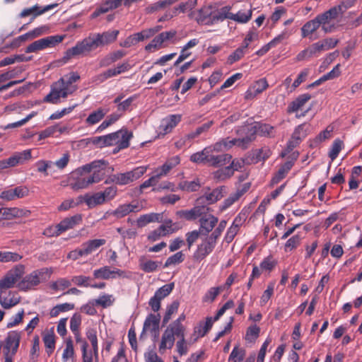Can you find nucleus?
<instances>
[{"label": "nucleus", "instance_id": "nucleus-1", "mask_svg": "<svg viewBox=\"0 0 362 362\" xmlns=\"http://www.w3.org/2000/svg\"><path fill=\"white\" fill-rule=\"evenodd\" d=\"M107 165V161L100 159L78 168L71 173V188L74 190H79L98 183L105 177Z\"/></svg>", "mask_w": 362, "mask_h": 362}, {"label": "nucleus", "instance_id": "nucleus-2", "mask_svg": "<svg viewBox=\"0 0 362 362\" xmlns=\"http://www.w3.org/2000/svg\"><path fill=\"white\" fill-rule=\"evenodd\" d=\"M147 170L146 166H139L132 170L112 175L105 181V184L127 185L139 179Z\"/></svg>", "mask_w": 362, "mask_h": 362}, {"label": "nucleus", "instance_id": "nucleus-3", "mask_svg": "<svg viewBox=\"0 0 362 362\" xmlns=\"http://www.w3.org/2000/svg\"><path fill=\"white\" fill-rule=\"evenodd\" d=\"M78 88L77 86H71L62 79H59L52 86L50 93L45 98V101L57 104L60 98H66L73 94Z\"/></svg>", "mask_w": 362, "mask_h": 362}, {"label": "nucleus", "instance_id": "nucleus-4", "mask_svg": "<svg viewBox=\"0 0 362 362\" xmlns=\"http://www.w3.org/2000/svg\"><path fill=\"white\" fill-rule=\"evenodd\" d=\"M52 274V270L48 268H42L32 272L25 276L18 284L21 290L27 291L32 289L42 281H47Z\"/></svg>", "mask_w": 362, "mask_h": 362}, {"label": "nucleus", "instance_id": "nucleus-5", "mask_svg": "<svg viewBox=\"0 0 362 362\" xmlns=\"http://www.w3.org/2000/svg\"><path fill=\"white\" fill-rule=\"evenodd\" d=\"M133 134L127 129H121L120 130L104 135L103 139L107 146L116 145L119 150L124 149L129 146V141L132 138Z\"/></svg>", "mask_w": 362, "mask_h": 362}, {"label": "nucleus", "instance_id": "nucleus-6", "mask_svg": "<svg viewBox=\"0 0 362 362\" xmlns=\"http://www.w3.org/2000/svg\"><path fill=\"white\" fill-rule=\"evenodd\" d=\"M202 242L197 245V250L194 253V258L197 260H202L209 254H211L216 246L218 238L212 233L209 235H204Z\"/></svg>", "mask_w": 362, "mask_h": 362}, {"label": "nucleus", "instance_id": "nucleus-7", "mask_svg": "<svg viewBox=\"0 0 362 362\" xmlns=\"http://www.w3.org/2000/svg\"><path fill=\"white\" fill-rule=\"evenodd\" d=\"M93 49H95V47L91 39L88 37L82 41L78 42L74 47L67 49L64 53L63 59L65 62H67L69 59L76 57L85 56Z\"/></svg>", "mask_w": 362, "mask_h": 362}, {"label": "nucleus", "instance_id": "nucleus-8", "mask_svg": "<svg viewBox=\"0 0 362 362\" xmlns=\"http://www.w3.org/2000/svg\"><path fill=\"white\" fill-rule=\"evenodd\" d=\"M24 272L25 267L23 264H18L9 270L0 280V291L12 288L21 278Z\"/></svg>", "mask_w": 362, "mask_h": 362}, {"label": "nucleus", "instance_id": "nucleus-9", "mask_svg": "<svg viewBox=\"0 0 362 362\" xmlns=\"http://www.w3.org/2000/svg\"><path fill=\"white\" fill-rule=\"evenodd\" d=\"M64 40L62 35H52L36 40L29 45L25 49V52H36L40 50L45 49L48 47H54Z\"/></svg>", "mask_w": 362, "mask_h": 362}, {"label": "nucleus", "instance_id": "nucleus-10", "mask_svg": "<svg viewBox=\"0 0 362 362\" xmlns=\"http://www.w3.org/2000/svg\"><path fill=\"white\" fill-rule=\"evenodd\" d=\"M312 129L313 128L311 124L309 123H303L297 126L295 128L290 140L287 143V151H292L295 147H296L300 141L311 132Z\"/></svg>", "mask_w": 362, "mask_h": 362}, {"label": "nucleus", "instance_id": "nucleus-11", "mask_svg": "<svg viewBox=\"0 0 362 362\" xmlns=\"http://www.w3.org/2000/svg\"><path fill=\"white\" fill-rule=\"evenodd\" d=\"M177 331L170 326H168L162 334L160 341L158 344V351L160 354H164L166 350L171 349L175 344V337H178Z\"/></svg>", "mask_w": 362, "mask_h": 362}, {"label": "nucleus", "instance_id": "nucleus-12", "mask_svg": "<svg viewBox=\"0 0 362 362\" xmlns=\"http://www.w3.org/2000/svg\"><path fill=\"white\" fill-rule=\"evenodd\" d=\"M119 34V30H113L104 32L103 33H97L93 36H90L95 49L102 47L115 42Z\"/></svg>", "mask_w": 362, "mask_h": 362}, {"label": "nucleus", "instance_id": "nucleus-13", "mask_svg": "<svg viewBox=\"0 0 362 362\" xmlns=\"http://www.w3.org/2000/svg\"><path fill=\"white\" fill-rule=\"evenodd\" d=\"M137 0H105L98 8L93 13V17H97L100 14L107 13L108 11L119 8L122 4L125 6H129Z\"/></svg>", "mask_w": 362, "mask_h": 362}, {"label": "nucleus", "instance_id": "nucleus-14", "mask_svg": "<svg viewBox=\"0 0 362 362\" xmlns=\"http://www.w3.org/2000/svg\"><path fill=\"white\" fill-rule=\"evenodd\" d=\"M209 208L205 205L198 204L197 199L196 200L195 206L189 210H180L177 212V215L187 221H194L197 218H201L202 216L208 213Z\"/></svg>", "mask_w": 362, "mask_h": 362}, {"label": "nucleus", "instance_id": "nucleus-15", "mask_svg": "<svg viewBox=\"0 0 362 362\" xmlns=\"http://www.w3.org/2000/svg\"><path fill=\"white\" fill-rule=\"evenodd\" d=\"M214 7L211 5L204 6L197 11L192 12L189 16L194 18L199 23L209 24L213 23Z\"/></svg>", "mask_w": 362, "mask_h": 362}, {"label": "nucleus", "instance_id": "nucleus-16", "mask_svg": "<svg viewBox=\"0 0 362 362\" xmlns=\"http://www.w3.org/2000/svg\"><path fill=\"white\" fill-rule=\"evenodd\" d=\"M258 122H254L251 124L246 125L243 131L246 133V136L243 139H236L237 146L243 148H246L248 144L255 140V136L259 135V129H257Z\"/></svg>", "mask_w": 362, "mask_h": 362}, {"label": "nucleus", "instance_id": "nucleus-17", "mask_svg": "<svg viewBox=\"0 0 362 362\" xmlns=\"http://www.w3.org/2000/svg\"><path fill=\"white\" fill-rule=\"evenodd\" d=\"M226 193V187L221 186L217 187L209 192H205L204 195L199 197L197 199L198 204H211L223 197V194Z\"/></svg>", "mask_w": 362, "mask_h": 362}, {"label": "nucleus", "instance_id": "nucleus-18", "mask_svg": "<svg viewBox=\"0 0 362 362\" xmlns=\"http://www.w3.org/2000/svg\"><path fill=\"white\" fill-rule=\"evenodd\" d=\"M322 52L325 51L322 49L321 42L318 41L300 52L297 54L296 60L297 62L308 60L312 57H318Z\"/></svg>", "mask_w": 362, "mask_h": 362}, {"label": "nucleus", "instance_id": "nucleus-19", "mask_svg": "<svg viewBox=\"0 0 362 362\" xmlns=\"http://www.w3.org/2000/svg\"><path fill=\"white\" fill-rule=\"evenodd\" d=\"M218 218L212 214H205L199 218V230L204 235H209L210 232H213V229L217 225Z\"/></svg>", "mask_w": 362, "mask_h": 362}, {"label": "nucleus", "instance_id": "nucleus-20", "mask_svg": "<svg viewBox=\"0 0 362 362\" xmlns=\"http://www.w3.org/2000/svg\"><path fill=\"white\" fill-rule=\"evenodd\" d=\"M21 339V334L18 332H11L8 333L4 347V354H10L15 355L18 351Z\"/></svg>", "mask_w": 362, "mask_h": 362}, {"label": "nucleus", "instance_id": "nucleus-21", "mask_svg": "<svg viewBox=\"0 0 362 362\" xmlns=\"http://www.w3.org/2000/svg\"><path fill=\"white\" fill-rule=\"evenodd\" d=\"M175 232L173 228L172 221H166L164 224L160 225L156 229L151 231L148 235V240L151 242H156L160 238L172 234Z\"/></svg>", "mask_w": 362, "mask_h": 362}, {"label": "nucleus", "instance_id": "nucleus-22", "mask_svg": "<svg viewBox=\"0 0 362 362\" xmlns=\"http://www.w3.org/2000/svg\"><path fill=\"white\" fill-rule=\"evenodd\" d=\"M81 222L82 216L81 214H76L73 216L66 217L57 224L58 229H56V230L58 232H56L55 235H61L62 233L79 225Z\"/></svg>", "mask_w": 362, "mask_h": 362}, {"label": "nucleus", "instance_id": "nucleus-23", "mask_svg": "<svg viewBox=\"0 0 362 362\" xmlns=\"http://www.w3.org/2000/svg\"><path fill=\"white\" fill-rule=\"evenodd\" d=\"M143 209L142 205L138 202L130 204H124L119 205L113 212V215L121 218L132 212H139Z\"/></svg>", "mask_w": 362, "mask_h": 362}, {"label": "nucleus", "instance_id": "nucleus-24", "mask_svg": "<svg viewBox=\"0 0 362 362\" xmlns=\"http://www.w3.org/2000/svg\"><path fill=\"white\" fill-rule=\"evenodd\" d=\"M28 192L27 187L20 186L3 191L0 194V198L6 201H11L26 197L28 194Z\"/></svg>", "mask_w": 362, "mask_h": 362}, {"label": "nucleus", "instance_id": "nucleus-25", "mask_svg": "<svg viewBox=\"0 0 362 362\" xmlns=\"http://www.w3.org/2000/svg\"><path fill=\"white\" fill-rule=\"evenodd\" d=\"M214 152L207 153L206 164L215 168L224 165L230 162L232 156L230 154L214 155Z\"/></svg>", "mask_w": 362, "mask_h": 362}, {"label": "nucleus", "instance_id": "nucleus-26", "mask_svg": "<svg viewBox=\"0 0 362 362\" xmlns=\"http://www.w3.org/2000/svg\"><path fill=\"white\" fill-rule=\"evenodd\" d=\"M32 158L31 150L27 149L21 152H16L11 157L6 159L8 167H15L19 164H23L26 160Z\"/></svg>", "mask_w": 362, "mask_h": 362}, {"label": "nucleus", "instance_id": "nucleus-27", "mask_svg": "<svg viewBox=\"0 0 362 362\" xmlns=\"http://www.w3.org/2000/svg\"><path fill=\"white\" fill-rule=\"evenodd\" d=\"M269 85L265 78H261L255 82L246 92V99H252L262 93L268 88Z\"/></svg>", "mask_w": 362, "mask_h": 362}, {"label": "nucleus", "instance_id": "nucleus-28", "mask_svg": "<svg viewBox=\"0 0 362 362\" xmlns=\"http://www.w3.org/2000/svg\"><path fill=\"white\" fill-rule=\"evenodd\" d=\"M243 223V219L238 215L233 220L231 226L228 228L224 236V241L227 243H231L238 234L240 226Z\"/></svg>", "mask_w": 362, "mask_h": 362}, {"label": "nucleus", "instance_id": "nucleus-29", "mask_svg": "<svg viewBox=\"0 0 362 362\" xmlns=\"http://www.w3.org/2000/svg\"><path fill=\"white\" fill-rule=\"evenodd\" d=\"M181 121L180 115H171L164 119L161 122L160 129L163 134L170 132Z\"/></svg>", "mask_w": 362, "mask_h": 362}, {"label": "nucleus", "instance_id": "nucleus-30", "mask_svg": "<svg viewBox=\"0 0 362 362\" xmlns=\"http://www.w3.org/2000/svg\"><path fill=\"white\" fill-rule=\"evenodd\" d=\"M321 26V24L317 16L307 23L301 28V35L303 37H308L310 40H314L313 34Z\"/></svg>", "mask_w": 362, "mask_h": 362}, {"label": "nucleus", "instance_id": "nucleus-31", "mask_svg": "<svg viewBox=\"0 0 362 362\" xmlns=\"http://www.w3.org/2000/svg\"><path fill=\"white\" fill-rule=\"evenodd\" d=\"M79 202L84 201L89 208H93L105 202L101 192H96L93 195L86 194L78 197Z\"/></svg>", "mask_w": 362, "mask_h": 362}, {"label": "nucleus", "instance_id": "nucleus-32", "mask_svg": "<svg viewBox=\"0 0 362 362\" xmlns=\"http://www.w3.org/2000/svg\"><path fill=\"white\" fill-rule=\"evenodd\" d=\"M105 243L106 240L105 239L90 240L83 243L81 245V247L83 250L86 257H87L96 251L100 247L104 245Z\"/></svg>", "mask_w": 362, "mask_h": 362}, {"label": "nucleus", "instance_id": "nucleus-33", "mask_svg": "<svg viewBox=\"0 0 362 362\" xmlns=\"http://www.w3.org/2000/svg\"><path fill=\"white\" fill-rule=\"evenodd\" d=\"M235 145L237 146L236 139H226L218 141L213 145L206 146V148L211 149L209 151L210 152H221L231 148Z\"/></svg>", "mask_w": 362, "mask_h": 362}, {"label": "nucleus", "instance_id": "nucleus-34", "mask_svg": "<svg viewBox=\"0 0 362 362\" xmlns=\"http://www.w3.org/2000/svg\"><path fill=\"white\" fill-rule=\"evenodd\" d=\"M19 303V299L14 297L11 292L0 291V304L6 309H8Z\"/></svg>", "mask_w": 362, "mask_h": 362}, {"label": "nucleus", "instance_id": "nucleus-35", "mask_svg": "<svg viewBox=\"0 0 362 362\" xmlns=\"http://www.w3.org/2000/svg\"><path fill=\"white\" fill-rule=\"evenodd\" d=\"M311 98L308 93L300 95L296 100L291 102L288 106V112H296L300 110L304 105Z\"/></svg>", "mask_w": 362, "mask_h": 362}, {"label": "nucleus", "instance_id": "nucleus-36", "mask_svg": "<svg viewBox=\"0 0 362 362\" xmlns=\"http://www.w3.org/2000/svg\"><path fill=\"white\" fill-rule=\"evenodd\" d=\"M213 318L208 317L204 323H199V325L194 328V334L196 336L194 341L200 337H203L211 328L214 323Z\"/></svg>", "mask_w": 362, "mask_h": 362}, {"label": "nucleus", "instance_id": "nucleus-37", "mask_svg": "<svg viewBox=\"0 0 362 362\" xmlns=\"http://www.w3.org/2000/svg\"><path fill=\"white\" fill-rule=\"evenodd\" d=\"M162 214L150 213L140 216L136 220L139 227H144L150 223L161 221Z\"/></svg>", "mask_w": 362, "mask_h": 362}, {"label": "nucleus", "instance_id": "nucleus-38", "mask_svg": "<svg viewBox=\"0 0 362 362\" xmlns=\"http://www.w3.org/2000/svg\"><path fill=\"white\" fill-rule=\"evenodd\" d=\"M160 315H154L150 314L146 318L144 327L143 332L145 331H151L155 332L158 329L159 323H160Z\"/></svg>", "mask_w": 362, "mask_h": 362}, {"label": "nucleus", "instance_id": "nucleus-39", "mask_svg": "<svg viewBox=\"0 0 362 362\" xmlns=\"http://www.w3.org/2000/svg\"><path fill=\"white\" fill-rule=\"evenodd\" d=\"M160 264V262L146 260L143 257L139 259V267L142 271L146 273L156 272Z\"/></svg>", "mask_w": 362, "mask_h": 362}, {"label": "nucleus", "instance_id": "nucleus-40", "mask_svg": "<svg viewBox=\"0 0 362 362\" xmlns=\"http://www.w3.org/2000/svg\"><path fill=\"white\" fill-rule=\"evenodd\" d=\"M317 18L319 20L322 29L325 33H332L334 30V24L332 23L333 21L326 12L317 15Z\"/></svg>", "mask_w": 362, "mask_h": 362}, {"label": "nucleus", "instance_id": "nucleus-41", "mask_svg": "<svg viewBox=\"0 0 362 362\" xmlns=\"http://www.w3.org/2000/svg\"><path fill=\"white\" fill-rule=\"evenodd\" d=\"M47 354L51 355L55 349V335L53 331H48L43 334L42 338Z\"/></svg>", "mask_w": 362, "mask_h": 362}, {"label": "nucleus", "instance_id": "nucleus-42", "mask_svg": "<svg viewBox=\"0 0 362 362\" xmlns=\"http://www.w3.org/2000/svg\"><path fill=\"white\" fill-rule=\"evenodd\" d=\"M247 189H238L234 193L230 194V196L224 200L222 205L221 206V210L223 211L232 206L235 202H237L245 193Z\"/></svg>", "mask_w": 362, "mask_h": 362}, {"label": "nucleus", "instance_id": "nucleus-43", "mask_svg": "<svg viewBox=\"0 0 362 362\" xmlns=\"http://www.w3.org/2000/svg\"><path fill=\"white\" fill-rule=\"evenodd\" d=\"M200 187L201 183L199 178H196L192 181H182L178 185V187L180 189L188 192H196L200 188Z\"/></svg>", "mask_w": 362, "mask_h": 362}, {"label": "nucleus", "instance_id": "nucleus-44", "mask_svg": "<svg viewBox=\"0 0 362 362\" xmlns=\"http://www.w3.org/2000/svg\"><path fill=\"white\" fill-rule=\"evenodd\" d=\"M3 219H12L16 217H22L25 214L24 210L16 207L1 208Z\"/></svg>", "mask_w": 362, "mask_h": 362}, {"label": "nucleus", "instance_id": "nucleus-45", "mask_svg": "<svg viewBox=\"0 0 362 362\" xmlns=\"http://www.w3.org/2000/svg\"><path fill=\"white\" fill-rule=\"evenodd\" d=\"M107 111L104 109L99 108L90 113L86 119V124L93 125L99 122L107 114Z\"/></svg>", "mask_w": 362, "mask_h": 362}, {"label": "nucleus", "instance_id": "nucleus-46", "mask_svg": "<svg viewBox=\"0 0 362 362\" xmlns=\"http://www.w3.org/2000/svg\"><path fill=\"white\" fill-rule=\"evenodd\" d=\"M257 129H259V135L261 136L273 138L276 135L274 127L269 124L258 122Z\"/></svg>", "mask_w": 362, "mask_h": 362}, {"label": "nucleus", "instance_id": "nucleus-47", "mask_svg": "<svg viewBox=\"0 0 362 362\" xmlns=\"http://www.w3.org/2000/svg\"><path fill=\"white\" fill-rule=\"evenodd\" d=\"M333 132V127L331 126H328L325 130L321 132L319 134H317L315 138L312 141L311 146H317L322 142L325 141L327 139H329L332 136V132Z\"/></svg>", "mask_w": 362, "mask_h": 362}, {"label": "nucleus", "instance_id": "nucleus-48", "mask_svg": "<svg viewBox=\"0 0 362 362\" xmlns=\"http://www.w3.org/2000/svg\"><path fill=\"white\" fill-rule=\"evenodd\" d=\"M86 337L90 341L94 356L97 358L98 356V345L97 338V331L94 328H88L86 332Z\"/></svg>", "mask_w": 362, "mask_h": 362}, {"label": "nucleus", "instance_id": "nucleus-49", "mask_svg": "<svg viewBox=\"0 0 362 362\" xmlns=\"http://www.w3.org/2000/svg\"><path fill=\"white\" fill-rule=\"evenodd\" d=\"M178 340L176 342L177 351L180 356L186 355L188 352V346L185 340V332H178Z\"/></svg>", "mask_w": 362, "mask_h": 362}, {"label": "nucleus", "instance_id": "nucleus-50", "mask_svg": "<svg viewBox=\"0 0 362 362\" xmlns=\"http://www.w3.org/2000/svg\"><path fill=\"white\" fill-rule=\"evenodd\" d=\"M74 349L71 339H67L65 341V348L62 354L63 362H68L74 357Z\"/></svg>", "mask_w": 362, "mask_h": 362}, {"label": "nucleus", "instance_id": "nucleus-51", "mask_svg": "<svg viewBox=\"0 0 362 362\" xmlns=\"http://www.w3.org/2000/svg\"><path fill=\"white\" fill-rule=\"evenodd\" d=\"M233 175V170L228 166L220 168L213 173V177L217 181H224Z\"/></svg>", "mask_w": 362, "mask_h": 362}, {"label": "nucleus", "instance_id": "nucleus-52", "mask_svg": "<svg viewBox=\"0 0 362 362\" xmlns=\"http://www.w3.org/2000/svg\"><path fill=\"white\" fill-rule=\"evenodd\" d=\"M293 165V161H286L278 170L276 175L273 178V182L277 183L281 180Z\"/></svg>", "mask_w": 362, "mask_h": 362}, {"label": "nucleus", "instance_id": "nucleus-53", "mask_svg": "<svg viewBox=\"0 0 362 362\" xmlns=\"http://www.w3.org/2000/svg\"><path fill=\"white\" fill-rule=\"evenodd\" d=\"M247 50L246 48L241 45L228 57L227 63L231 65L240 60L246 54Z\"/></svg>", "mask_w": 362, "mask_h": 362}, {"label": "nucleus", "instance_id": "nucleus-54", "mask_svg": "<svg viewBox=\"0 0 362 362\" xmlns=\"http://www.w3.org/2000/svg\"><path fill=\"white\" fill-rule=\"evenodd\" d=\"M210 150L211 149L205 147L201 151L193 153L190 156V160L197 164H206L207 153H210Z\"/></svg>", "mask_w": 362, "mask_h": 362}, {"label": "nucleus", "instance_id": "nucleus-55", "mask_svg": "<svg viewBox=\"0 0 362 362\" xmlns=\"http://www.w3.org/2000/svg\"><path fill=\"white\" fill-rule=\"evenodd\" d=\"M22 255L17 252H12L8 251H0V262H16L22 259Z\"/></svg>", "mask_w": 362, "mask_h": 362}, {"label": "nucleus", "instance_id": "nucleus-56", "mask_svg": "<svg viewBox=\"0 0 362 362\" xmlns=\"http://www.w3.org/2000/svg\"><path fill=\"white\" fill-rule=\"evenodd\" d=\"M230 6H224L221 8L219 11H218L216 13L214 11L213 16L214 22L219 21H222L225 19L231 20L232 13L230 12Z\"/></svg>", "mask_w": 362, "mask_h": 362}, {"label": "nucleus", "instance_id": "nucleus-57", "mask_svg": "<svg viewBox=\"0 0 362 362\" xmlns=\"http://www.w3.org/2000/svg\"><path fill=\"white\" fill-rule=\"evenodd\" d=\"M245 356V350L243 348H239L238 346H235L230 356L228 361L231 362H242Z\"/></svg>", "mask_w": 362, "mask_h": 362}, {"label": "nucleus", "instance_id": "nucleus-58", "mask_svg": "<svg viewBox=\"0 0 362 362\" xmlns=\"http://www.w3.org/2000/svg\"><path fill=\"white\" fill-rule=\"evenodd\" d=\"M275 282L271 281L268 284L267 289L263 292L260 297L259 304L264 306L269 300L274 291Z\"/></svg>", "mask_w": 362, "mask_h": 362}, {"label": "nucleus", "instance_id": "nucleus-59", "mask_svg": "<svg viewBox=\"0 0 362 362\" xmlns=\"http://www.w3.org/2000/svg\"><path fill=\"white\" fill-rule=\"evenodd\" d=\"M252 17V10L249 9L246 11H239L237 13H232L231 20L238 23H245L250 21Z\"/></svg>", "mask_w": 362, "mask_h": 362}, {"label": "nucleus", "instance_id": "nucleus-60", "mask_svg": "<svg viewBox=\"0 0 362 362\" xmlns=\"http://www.w3.org/2000/svg\"><path fill=\"white\" fill-rule=\"evenodd\" d=\"M222 291L221 287L210 288L202 298L203 303H212Z\"/></svg>", "mask_w": 362, "mask_h": 362}, {"label": "nucleus", "instance_id": "nucleus-61", "mask_svg": "<svg viewBox=\"0 0 362 362\" xmlns=\"http://www.w3.org/2000/svg\"><path fill=\"white\" fill-rule=\"evenodd\" d=\"M185 259V255L182 251L177 252L175 254L170 256L167 258L164 267H169L172 265H177L181 262H182Z\"/></svg>", "mask_w": 362, "mask_h": 362}, {"label": "nucleus", "instance_id": "nucleus-62", "mask_svg": "<svg viewBox=\"0 0 362 362\" xmlns=\"http://www.w3.org/2000/svg\"><path fill=\"white\" fill-rule=\"evenodd\" d=\"M115 301V298L112 295L103 294L100 296L97 299L95 300V303L97 305H100L105 308L111 306Z\"/></svg>", "mask_w": 362, "mask_h": 362}, {"label": "nucleus", "instance_id": "nucleus-63", "mask_svg": "<svg viewBox=\"0 0 362 362\" xmlns=\"http://www.w3.org/2000/svg\"><path fill=\"white\" fill-rule=\"evenodd\" d=\"M277 261L275 260L272 256L265 257L260 263L259 267L262 271L271 272L276 266Z\"/></svg>", "mask_w": 362, "mask_h": 362}, {"label": "nucleus", "instance_id": "nucleus-64", "mask_svg": "<svg viewBox=\"0 0 362 362\" xmlns=\"http://www.w3.org/2000/svg\"><path fill=\"white\" fill-rule=\"evenodd\" d=\"M174 284L170 283L168 284H165L162 287L159 288L154 293V296L159 298L160 300H163L165 297H167L173 290Z\"/></svg>", "mask_w": 362, "mask_h": 362}]
</instances>
